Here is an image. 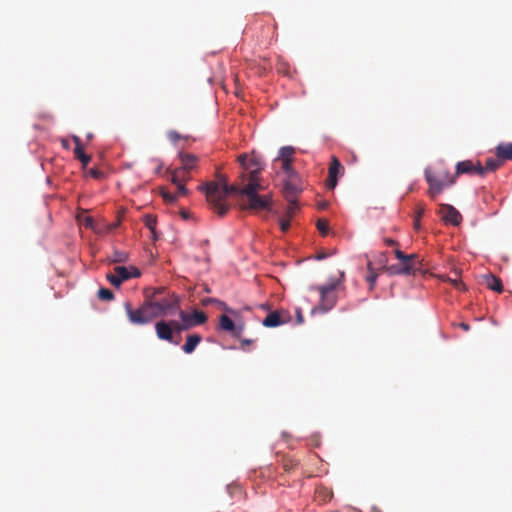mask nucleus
<instances>
[{"label": "nucleus", "mask_w": 512, "mask_h": 512, "mask_svg": "<svg viewBox=\"0 0 512 512\" xmlns=\"http://www.w3.org/2000/svg\"><path fill=\"white\" fill-rule=\"evenodd\" d=\"M293 161H281L282 170L286 173V177L292 176V174H298L292 167Z\"/></svg>", "instance_id": "obj_35"}, {"label": "nucleus", "mask_w": 512, "mask_h": 512, "mask_svg": "<svg viewBox=\"0 0 512 512\" xmlns=\"http://www.w3.org/2000/svg\"><path fill=\"white\" fill-rule=\"evenodd\" d=\"M425 179L429 184L428 195L435 199L442 191L456 182V176L446 169L425 170Z\"/></svg>", "instance_id": "obj_4"}, {"label": "nucleus", "mask_w": 512, "mask_h": 512, "mask_svg": "<svg viewBox=\"0 0 512 512\" xmlns=\"http://www.w3.org/2000/svg\"><path fill=\"white\" fill-rule=\"evenodd\" d=\"M496 156L498 158H500L502 162L504 160H511L512 159V143L499 144L496 147Z\"/></svg>", "instance_id": "obj_23"}, {"label": "nucleus", "mask_w": 512, "mask_h": 512, "mask_svg": "<svg viewBox=\"0 0 512 512\" xmlns=\"http://www.w3.org/2000/svg\"><path fill=\"white\" fill-rule=\"evenodd\" d=\"M155 331L157 337L160 340H164L170 342L174 345H178L180 343V339H175L174 334L171 328L170 322L159 321L155 324Z\"/></svg>", "instance_id": "obj_12"}, {"label": "nucleus", "mask_w": 512, "mask_h": 512, "mask_svg": "<svg viewBox=\"0 0 512 512\" xmlns=\"http://www.w3.org/2000/svg\"><path fill=\"white\" fill-rule=\"evenodd\" d=\"M169 322L171 324L173 333L176 332L179 334L182 331L189 330V325L187 324L186 320H185V323L182 320L180 322L176 321V320H171Z\"/></svg>", "instance_id": "obj_30"}, {"label": "nucleus", "mask_w": 512, "mask_h": 512, "mask_svg": "<svg viewBox=\"0 0 512 512\" xmlns=\"http://www.w3.org/2000/svg\"><path fill=\"white\" fill-rule=\"evenodd\" d=\"M202 341V337L199 334H189L186 339V343L182 346V350L186 354H191Z\"/></svg>", "instance_id": "obj_21"}, {"label": "nucleus", "mask_w": 512, "mask_h": 512, "mask_svg": "<svg viewBox=\"0 0 512 512\" xmlns=\"http://www.w3.org/2000/svg\"><path fill=\"white\" fill-rule=\"evenodd\" d=\"M297 321H298V323H300V324H301V323H303V321H304V319H303V315H302V313H301V311H300V310H298V311H297Z\"/></svg>", "instance_id": "obj_52"}, {"label": "nucleus", "mask_w": 512, "mask_h": 512, "mask_svg": "<svg viewBox=\"0 0 512 512\" xmlns=\"http://www.w3.org/2000/svg\"><path fill=\"white\" fill-rule=\"evenodd\" d=\"M128 254L124 251L115 250L113 254L109 257V262L111 263H125L128 261Z\"/></svg>", "instance_id": "obj_28"}, {"label": "nucleus", "mask_w": 512, "mask_h": 512, "mask_svg": "<svg viewBox=\"0 0 512 512\" xmlns=\"http://www.w3.org/2000/svg\"><path fill=\"white\" fill-rule=\"evenodd\" d=\"M244 181L240 179V183L227 184L223 188L214 183H203L199 186V190L203 191L210 208L220 217L225 216L231 208V205L226 201L229 195H237L242 199L241 184Z\"/></svg>", "instance_id": "obj_1"}, {"label": "nucleus", "mask_w": 512, "mask_h": 512, "mask_svg": "<svg viewBox=\"0 0 512 512\" xmlns=\"http://www.w3.org/2000/svg\"><path fill=\"white\" fill-rule=\"evenodd\" d=\"M424 207L423 206H419L417 211H416V215H415V218H418V219H421V217L424 215Z\"/></svg>", "instance_id": "obj_49"}, {"label": "nucleus", "mask_w": 512, "mask_h": 512, "mask_svg": "<svg viewBox=\"0 0 512 512\" xmlns=\"http://www.w3.org/2000/svg\"><path fill=\"white\" fill-rule=\"evenodd\" d=\"M250 169L247 171L249 181H252L253 173L256 172V180L260 181V173L263 170V163L260 158L252 154L249 158Z\"/></svg>", "instance_id": "obj_18"}, {"label": "nucleus", "mask_w": 512, "mask_h": 512, "mask_svg": "<svg viewBox=\"0 0 512 512\" xmlns=\"http://www.w3.org/2000/svg\"><path fill=\"white\" fill-rule=\"evenodd\" d=\"M87 174L94 179H102L104 176V173L97 168H90Z\"/></svg>", "instance_id": "obj_42"}, {"label": "nucleus", "mask_w": 512, "mask_h": 512, "mask_svg": "<svg viewBox=\"0 0 512 512\" xmlns=\"http://www.w3.org/2000/svg\"><path fill=\"white\" fill-rule=\"evenodd\" d=\"M344 167L337 157L333 156L328 169V178L326 185L329 189H334L338 182L339 174L343 173Z\"/></svg>", "instance_id": "obj_11"}, {"label": "nucleus", "mask_w": 512, "mask_h": 512, "mask_svg": "<svg viewBox=\"0 0 512 512\" xmlns=\"http://www.w3.org/2000/svg\"><path fill=\"white\" fill-rule=\"evenodd\" d=\"M124 307L130 323L134 325H145L153 320L146 301L137 309H133L129 302H126Z\"/></svg>", "instance_id": "obj_5"}, {"label": "nucleus", "mask_w": 512, "mask_h": 512, "mask_svg": "<svg viewBox=\"0 0 512 512\" xmlns=\"http://www.w3.org/2000/svg\"><path fill=\"white\" fill-rule=\"evenodd\" d=\"M279 224H280L281 231L285 233L290 228V219H288V218H281L279 220Z\"/></svg>", "instance_id": "obj_43"}, {"label": "nucleus", "mask_w": 512, "mask_h": 512, "mask_svg": "<svg viewBox=\"0 0 512 512\" xmlns=\"http://www.w3.org/2000/svg\"><path fill=\"white\" fill-rule=\"evenodd\" d=\"M378 274L373 270L372 264L368 263V275L366 276L367 282L370 284V289L373 288L377 280Z\"/></svg>", "instance_id": "obj_33"}, {"label": "nucleus", "mask_w": 512, "mask_h": 512, "mask_svg": "<svg viewBox=\"0 0 512 512\" xmlns=\"http://www.w3.org/2000/svg\"><path fill=\"white\" fill-rule=\"evenodd\" d=\"M206 292H210V289L208 287H205Z\"/></svg>", "instance_id": "obj_56"}, {"label": "nucleus", "mask_w": 512, "mask_h": 512, "mask_svg": "<svg viewBox=\"0 0 512 512\" xmlns=\"http://www.w3.org/2000/svg\"><path fill=\"white\" fill-rule=\"evenodd\" d=\"M395 257L401 262L403 275H410L420 268L421 263L417 254L406 255L399 249L394 250Z\"/></svg>", "instance_id": "obj_7"}, {"label": "nucleus", "mask_w": 512, "mask_h": 512, "mask_svg": "<svg viewBox=\"0 0 512 512\" xmlns=\"http://www.w3.org/2000/svg\"><path fill=\"white\" fill-rule=\"evenodd\" d=\"M461 174H478L483 176L482 165L479 161L476 163L471 160L460 161L456 164V172L455 176H459Z\"/></svg>", "instance_id": "obj_13"}, {"label": "nucleus", "mask_w": 512, "mask_h": 512, "mask_svg": "<svg viewBox=\"0 0 512 512\" xmlns=\"http://www.w3.org/2000/svg\"><path fill=\"white\" fill-rule=\"evenodd\" d=\"M167 137L171 142H176L181 138V136L176 131H169L167 133Z\"/></svg>", "instance_id": "obj_46"}, {"label": "nucleus", "mask_w": 512, "mask_h": 512, "mask_svg": "<svg viewBox=\"0 0 512 512\" xmlns=\"http://www.w3.org/2000/svg\"><path fill=\"white\" fill-rule=\"evenodd\" d=\"M153 300L157 303L161 312L165 315H174L180 309V301L179 298L172 294L168 296H164L162 298L153 297Z\"/></svg>", "instance_id": "obj_8"}, {"label": "nucleus", "mask_w": 512, "mask_h": 512, "mask_svg": "<svg viewBox=\"0 0 512 512\" xmlns=\"http://www.w3.org/2000/svg\"><path fill=\"white\" fill-rule=\"evenodd\" d=\"M107 280L110 282L111 285L119 288L122 284V281L118 279V276L114 273H109L106 276Z\"/></svg>", "instance_id": "obj_41"}, {"label": "nucleus", "mask_w": 512, "mask_h": 512, "mask_svg": "<svg viewBox=\"0 0 512 512\" xmlns=\"http://www.w3.org/2000/svg\"><path fill=\"white\" fill-rule=\"evenodd\" d=\"M180 319L185 323V320L187 321V324L189 325V329L202 325L207 321V316L202 311L195 310L193 313L189 314L184 312L183 310L179 309L178 311Z\"/></svg>", "instance_id": "obj_14"}, {"label": "nucleus", "mask_w": 512, "mask_h": 512, "mask_svg": "<svg viewBox=\"0 0 512 512\" xmlns=\"http://www.w3.org/2000/svg\"><path fill=\"white\" fill-rule=\"evenodd\" d=\"M484 284L486 287L492 291H495L497 293L503 292V284L499 277L495 276L494 274H486L483 276Z\"/></svg>", "instance_id": "obj_19"}, {"label": "nucleus", "mask_w": 512, "mask_h": 512, "mask_svg": "<svg viewBox=\"0 0 512 512\" xmlns=\"http://www.w3.org/2000/svg\"><path fill=\"white\" fill-rule=\"evenodd\" d=\"M177 186V197L178 196H186L188 194V189L184 184H176Z\"/></svg>", "instance_id": "obj_44"}, {"label": "nucleus", "mask_w": 512, "mask_h": 512, "mask_svg": "<svg viewBox=\"0 0 512 512\" xmlns=\"http://www.w3.org/2000/svg\"><path fill=\"white\" fill-rule=\"evenodd\" d=\"M298 462L293 459H284L283 460V469L285 472H291L296 466Z\"/></svg>", "instance_id": "obj_40"}, {"label": "nucleus", "mask_w": 512, "mask_h": 512, "mask_svg": "<svg viewBox=\"0 0 512 512\" xmlns=\"http://www.w3.org/2000/svg\"><path fill=\"white\" fill-rule=\"evenodd\" d=\"M384 242L387 246H397L398 245V242L391 238H385Z\"/></svg>", "instance_id": "obj_47"}, {"label": "nucleus", "mask_w": 512, "mask_h": 512, "mask_svg": "<svg viewBox=\"0 0 512 512\" xmlns=\"http://www.w3.org/2000/svg\"><path fill=\"white\" fill-rule=\"evenodd\" d=\"M382 269L385 270L389 275H403L401 262L399 264L390 266L383 265Z\"/></svg>", "instance_id": "obj_31"}, {"label": "nucleus", "mask_w": 512, "mask_h": 512, "mask_svg": "<svg viewBox=\"0 0 512 512\" xmlns=\"http://www.w3.org/2000/svg\"><path fill=\"white\" fill-rule=\"evenodd\" d=\"M92 224H93V219L91 217H87L85 219V226L86 227H92Z\"/></svg>", "instance_id": "obj_51"}, {"label": "nucleus", "mask_w": 512, "mask_h": 512, "mask_svg": "<svg viewBox=\"0 0 512 512\" xmlns=\"http://www.w3.org/2000/svg\"><path fill=\"white\" fill-rule=\"evenodd\" d=\"M345 273L340 272L339 278L333 280L327 285L313 286L311 289L316 290L320 294L319 305L313 309V312L319 310L321 312H328L331 310L337 302V290L344 281Z\"/></svg>", "instance_id": "obj_3"}, {"label": "nucleus", "mask_w": 512, "mask_h": 512, "mask_svg": "<svg viewBox=\"0 0 512 512\" xmlns=\"http://www.w3.org/2000/svg\"><path fill=\"white\" fill-rule=\"evenodd\" d=\"M301 191V179L298 174H292L283 181L282 192L287 202L297 200Z\"/></svg>", "instance_id": "obj_6"}, {"label": "nucleus", "mask_w": 512, "mask_h": 512, "mask_svg": "<svg viewBox=\"0 0 512 512\" xmlns=\"http://www.w3.org/2000/svg\"><path fill=\"white\" fill-rule=\"evenodd\" d=\"M439 213L446 224L458 226L462 221L459 211L450 204H441Z\"/></svg>", "instance_id": "obj_10"}, {"label": "nucleus", "mask_w": 512, "mask_h": 512, "mask_svg": "<svg viewBox=\"0 0 512 512\" xmlns=\"http://www.w3.org/2000/svg\"><path fill=\"white\" fill-rule=\"evenodd\" d=\"M291 320V316L286 310H275L270 312L263 320L262 324L265 327H278L286 324Z\"/></svg>", "instance_id": "obj_9"}, {"label": "nucleus", "mask_w": 512, "mask_h": 512, "mask_svg": "<svg viewBox=\"0 0 512 512\" xmlns=\"http://www.w3.org/2000/svg\"><path fill=\"white\" fill-rule=\"evenodd\" d=\"M179 159L181 162L180 168L188 173H191V171L197 167L199 162V158L196 155L186 152H180Z\"/></svg>", "instance_id": "obj_15"}, {"label": "nucleus", "mask_w": 512, "mask_h": 512, "mask_svg": "<svg viewBox=\"0 0 512 512\" xmlns=\"http://www.w3.org/2000/svg\"><path fill=\"white\" fill-rule=\"evenodd\" d=\"M327 257V254L324 252H319L316 254L315 259L316 260H323Z\"/></svg>", "instance_id": "obj_50"}, {"label": "nucleus", "mask_w": 512, "mask_h": 512, "mask_svg": "<svg viewBox=\"0 0 512 512\" xmlns=\"http://www.w3.org/2000/svg\"><path fill=\"white\" fill-rule=\"evenodd\" d=\"M73 141L75 143V148H74L75 157L78 160H80V162L82 163V165L84 167L87 166L91 160V156L84 153V150H83V147L81 144V140L78 136H73Z\"/></svg>", "instance_id": "obj_20"}, {"label": "nucleus", "mask_w": 512, "mask_h": 512, "mask_svg": "<svg viewBox=\"0 0 512 512\" xmlns=\"http://www.w3.org/2000/svg\"><path fill=\"white\" fill-rule=\"evenodd\" d=\"M144 223L145 226L149 228L153 234H155L156 219L151 215H146L144 217Z\"/></svg>", "instance_id": "obj_37"}, {"label": "nucleus", "mask_w": 512, "mask_h": 512, "mask_svg": "<svg viewBox=\"0 0 512 512\" xmlns=\"http://www.w3.org/2000/svg\"><path fill=\"white\" fill-rule=\"evenodd\" d=\"M502 164H503V162L498 157L497 158H488L485 161V165L482 166L483 176L485 175L486 172H492V171L497 170Z\"/></svg>", "instance_id": "obj_25"}, {"label": "nucleus", "mask_w": 512, "mask_h": 512, "mask_svg": "<svg viewBox=\"0 0 512 512\" xmlns=\"http://www.w3.org/2000/svg\"><path fill=\"white\" fill-rule=\"evenodd\" d=\"M317 229L322 235H326L328 233L329 227H328V221L325 219H318L317 221Z\"/></svg>", "instance_id": "obj_39"}, {"label": "nucleus", "mask_w": 512, "mask_h": 512, "mask_svg": "<svg viewBox=\"0 0 512 512\" xmlns=\"http://www.w3.org/2000/svg\"><path fill=\"white\" fill-rule=\"evenodd\" d=\"M249 158H250V156H248L247 154H241L238 156V159H237L240 166L243 169V173L241 175L242 181H245L246 173L250 169Z\"/></svg>", "instance_id": "obj_27"}, {"label": "nucleus", "mask_w": 512, "mask_h": 512, "mask_svg": "<svg viewBox=\"0 0 512 512\" xmlns=\"http://www.w3.org/2000/svg\"><path fill=\"white\" fill-rule=\"evenodd\" d=\"M162 196H163L165 201L170 202V203L176 201V199H177V195L171 194L169 192H163Z\"/></svg>", "instance_id": "obj_45"}, {"label": "nucleus", "mask_w": 512, "mask_h": 512, "mask_svg": "<svg viewBox=\"0 0 512 512\" xmlns=\"http://www.w3.org/2000/svg\"><path fill=\"white\" fill-rule=\"evenodd\" d=\"M98 297L100 300L103 301H111L114 299V294L111 290L107 288H101L98 291Z\"/></svg>", "instance_id": "obj_34"}, {"label": "nucleus", "mask_w": 512, "mask_h": 512, "mask_svg": "<svg viewBox=\"0 0 512 512\" xmlns=\"http://www.w3.org/2000/svg\"><path fill=\"white\" fill-rule=\"evenodd\" d=\"M114 272L118 276V279L120 281H122V283L131 278H137L140 276L139 269L136 267H133V266H130V267L116 266L114 268Z\"/></svg>", "instance_id": "obj_16"}, {"label": "nucleus", "mask_w": 512, "mask_h": 512, "mask_svg": "<svg viewBox=\"0 0 512 512\" xmlns=\"http://www.w3.org/2000/svg\"><path fill=\"white\" fill-rule=\"evenodd\" d=\"M295 154V148L292 146L282 147L279 151V155L277 160L280 161H293V156Z\"/></svg>", "instance_id": "obj_26"}, {"label": "nucleus", "mask_w": 512, "mask_h": 512, "mask_svg": "<svg viewBox=\"0 0 512 512\" xmlns=\"http://www.w3.org/2000/svg\"><path fill=\"white\" fill-rule=\"evenodd\" d=\"M201 304L203 306L214 305L227 313H231V314L234 313V311L231 308H229L225 302H223L219 299H216V298H210V297L203 298L201 300Z\"/></svg>", "instance_id": "obj_24"}, {"label": "nucleus", "mask_w": 512, "mask_h": 512, "mask_svg": "<svg viewBox=\"0 0 512 512\" xmlns=\"http://www.w3.org/2000/svg\"><path fill=\"white\" fill-rule=\"evenodd\" d=\"M216 178L217 180L216 181H207L206 183H214L216 184L217 186L223 188L224 185L227 186L228 184V177L226 175H223V174H220V173H216Z\"/></svg>", "instance_id": "obj_36"}, {"label": "nucleus", "mask_w": 512, "mask_h": 512, "mask_svg": "<svg viewBox=\"0 0 512 512\" xmlns=\"http://www.w3.org/2000/svg\"><path fill=\"white\" fill-rule=\"evenodd\" d=\"M288 206H287V209H286V212H285V216L286 218L290 219L293 218V216L296 214V212L298 211L299 209V206L297 204V200H294L292 202H288Z\"/></svg>", "instance_id": "obj_32"}, {"label": "nucleus", "mask_w": 512, "mask_h": 512, "mask_svg": "<svg viewBox=\"0 0 512 512\" xmlns=\"http://www.w3.org/2000/svg\"><path fill=\"white\" fill-rule=\"evenodd\" d=\"M252 342H253V341H252V340H250V339H243V340H241V345H242V347H243L244 345L251 344Z\"/></svg>", "instance_id": "obj_53"}, {"label": "nucleus", "mask_w": 512, "mask_h": 512, "mask_svg": "<svg viewBox=\"0 0 512 512\" xmlns=\"http://www.w3.org/2000/svg\"><path fill=\"white\" fill-rule=\"evenodd\" d=\"M191 179L190 173L186 172L182 168H176L171 173V182L176 184H184L186 181H189Z\"/></svg>", "instance_id": "obj_22"}, {"label": "nucleus", "mask_w": 512, "mask_h": 512, "mask_svg": "<svg viewBox=\"0 0 512 512\" xmlns=\"http://www.w3.org/2000/svg\"><path fill=\"white\" fill-rule=\"evenodd\" d=\"M256 172L253 173L252 181H248L243 186L242 190V202L240 206L242 209L251 210L254 212L259 211H271L272 207V195L271 194H259V190L262 189L260 181L256 180Z\"/></svg>", "instance_id": "obj_2"}, {"label": "nucleus", "mask_w": 512, "mask_h": 512, "mask_svg": "<svg viewBox=\"0 0 512 512\" xmlns=\"http://www.w3.org/2000/svg\"><path fill=\"white\" fill-rule=\"evenodd\" d=\"M147 307L151 313L152 319H155L160 316H165L160 308L158 307L157 303L152 299L146 300Z\"/></svg>", "instance_id": "obj_29"}, {"label": "nucleus", "mask_w": 512, "mask_h": 512, "mask_svg": "<svg viewBox=\"0 0 512 512\" xmlns=\"http://www.w3.org/2000/svg\"><path fill=\"white\" fill-rule=\"evenodd\" d=\"M382 257H383L382 262H383V263H386L387 259H386V255H385V253H383V254H382Z\"/></svg>", "instance_id": "obj_55"}, {"label": "nucleus", "mask_w": 512, "mask_h": 512, "mask_svg": "<svg viewBox=\"0 0 512 512\" xmlns=\"http://www.w3.org/2000/svg\"><path fill=\"white\" fill-rule=\"evenodd\" d=\"M414 226H415L416 229H419V227H420V219H418V218L414 219Z\"/></svg>", "instance_id": "obj_54"}, {"label": "nucleus", "mask_w": 512, "mask_h": 512, "mask_svg": "<svg viewBox=\"0 0 512 512\" xmlns=\"http://www.w3.org/2000/svg\"><path fill=\"white\" fill-rule=\"evenodd\" d=\"M219 325L222 330L231 332L235 337H240L243 331V327H236L234 322L227 315H221Z\"/></svg>", "instance_id": "obj_17"}, {"label": "nucleus", "mask_w": 512, "mask_h": 512, "mask_svg": "<svg viewBox=\"0 0 512 512\" xmlns=\"http://www.w3.org/2000/svg\"><path fill=\"white\" fill-rule=\"evenodd\" d=\"M443 280L450 282L458 290H465L464 283L461 280H459L458 278L452 279V278L446 276V277H443Z\"/></svg>", "instance_id": "obj_38"}, {"label": "nucleus", "mask_w": 512, "mask_h": 512, "mask_svg": "<svg viewBox=\"0 0 512 512\" xmlns=\"http://www.w3.org/2000/svg\"><path fill=\"white\" fill-rule=\"evenodd\" d=\"M453 326H459L464 331H469L470 330V325L468 323H465V322H462V323H459V324L453 323Z\"/></svg>", "instance_id": "obj_48"}]
</instances>
